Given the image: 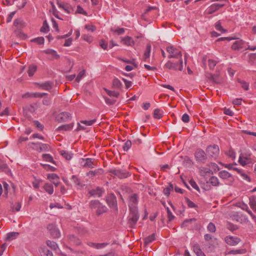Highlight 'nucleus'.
I'll return each instance as SVG.
<instances>
[{
  "label": "nucleus",
  "instance_id": "obj_9",
  "mask_svg": "<svg viewBox=\"0 0 256 256\" xmlns=\"http://www.w3.org/2000/svg\"><path fill=\"white\" fill-rule=\"evenodd\" d=\"M80 166L83 168H92L95 166L94 159L90 158H84L80 160Z\"/></svg>",
  "mask_w": 256,
  "mask_h": 256
},
{
  "label": "nucleus",
  "instance_id": "obj_7",
  "mask_svg": "<svg viewBox=\"0 0 256 256\" xmlns=\"http://www.w3.org/2000/svg\"><path fill=\"white\" fill-rule=\"evenodd\" d=\"M194 157L197 162L204 163L207 157L204 150L200 148L197 149L194 152Z\"/></svg>",
  "mask_w": 256,
  "mask_h": 256
},
{
  "label": "nucleus",
  "instance_id": "obj_36",
  "mask_svg": "<svg viewBox=\"0 0 256 256\" xmlns=\"http://www.w3.org/2000/svg\"><path fill=\"white\" fill-rule=\"evenodd\" d=\"M100 202L98 200H92L90 202V207L92 209H96Z\"/></svg>",
  "mask_w": 256,
  "mask_h": 256
},
{
  "label": "nucleus",
  "instance_id": "obj_8",
  "mask_svg": "<svg viewBox=\"0 0 256 256\" xmlns=\"http://www.w3.org/2000/svg\"><path fill=\"white\" fill-rule=\"evenodd\" d=\"M71 118V114L66 112H62L56 116V120L59 122H68Z\"/></svg>",
  "mask_w": 256,
  "mask_h": 256
},
{
  "label": "nucleus",
  "instance_id": "obj_38",
  "mask_svg": "<svg viewBox=\"0 0 256 256\" xmlns=\"http://www.w3.org/2000/svg\"><path fill=\"white\" fill-rule=\"evenodd\" d=\"M31 42H36L38 44H44V38L42 36L38 37L36 38L32 39Z\"/></svg>",
  "mask_w": 256,
  "mask_h": 256
},
{
  "label": "nucleus",
  "instance_id": "obj_47",
  "mask_svg": "<svg viewBox=\"0 0 256 256\" xmlns=\"http://www.w3.org/2000/svg\"><path fill=\"white\" fill-rule=\"evenodd\" d=\"M186 204L190 208H197L198 206L188 198H186Z\"/></svg>",
  "mask_w": 256,
  "mask_h": 256
},
{
  "label": "nucleus",
  "instance_id": "obj_15",
  "mask_svg": "<svg viewBox=\"0 0 256 256\" xmlns=\"http://www.w3.org/2000/svg\"><path fill=\"white\" fill-rule=\"evenodd\" d=\"M104 190L102 188H100V187H97L96 189H93L90 190L88 192V194L90 196H98V197H100L102 196V194Z\"/></svg>",
  "mask_w": 256,
  "mask_h": 256
},
{
  "label": "nucleus",
  "instance_id": "obj_34",
  "mask_svg": "<svg viewBox=\"0 0 256 256\" xmlns=\"http://www.w3.org/2000/svg\"><path fill=\"white\" fill-rule=\"evenodd\" d=\"M210 184L213 186H218L219 184V180L216 176H212L208 180Z\"/></svg>",
  "mask_w": 256,
  "mask_h": 256
},
{
  "label": "nucleus",
  "instance_id": "obj_13",
  "mask_svg": "<svg viewBox=\"0 0 256 256\" xmlns=\"http://www.w3.org/2000/svg\"><path fill=\"white\" fill-rule=\"evenodd\" d=\"M245 44V42L242 40L238 39L232 44L231 48L234 50H239L242 48Z\"/></svg>",
  "mask_w": 256,
  "mask_h": 256
},
{
  "label": "nucleus",
  "instance_id": "obj_61",
  "mask_svg": "<svg viewBox=\"0 0 256 256\" xmlns=\"http://www.w3.org/2000/svg\"><path fill=\"white\" fill-rule=\"evenodd\" d=\"M70 240L76 245H80L81 244L80 240L78 238H76L74 236H72V238H70Z\"/></svg>",
  "mask_w": 256,
  "mask_h": 256
},
{
  "label": "nucleus",
  "instance_id": "obj_30",
  "mask_svg": "<svg viewBox=\"0 0 256 256\" xmlns=\"http://www.w3.org/2000/svg\"><path fill=\"white\" fill-rule=\"evenodd\" d=\"M32 144H34V145H37V144L40 145L39 150L40 151H48V150H49L50 146L48 144H42V143L36 144V143H34V142H32Z\"/></svg>",
  "mask_w": 256,
  "mask_h": 256
},
{
  "label": "nucleus",
  "instance_id": "obj_49",
  "mask_svg": "<svg viewBox=\"0 0 256 256\" xmlns=\"http://www.w3.org/2000/svg\"><path fill=\"white\" fill-rule=\"evenodd\" d=\"M85 74L86 70H82L78 73V75L77 76L76 78V80L78 82L84 76Z\"/></svg>",
  "mask_w": 256,
  "mask_h": 256
},
{
  "label": "nucleus",
  "instance_id": "obj_26",
  "mask_svg": "<svg viewBox=\"0 0 256 256\" xmlns=\"http://www.w3.org/2000/svg\"><path fill=\"white\" fill-rule=\"evenodd\" d=\"M122 41L124 44L128 46H132L134 44V41L133 39L130 36H128L122 38Z\"/></svg>",
  "mask_w": 256,
  "mask_h": 256
},
{
  "label": "nucleus",
  "instance_id": "obj_31",
  "mask_svg": "<svg viewBox=\"0 0 256 256\" xmlns=\"http://www.w3.org/2000/svg\"><path fill=\"white\" fill-rule=\"evenodd\" d=\"M40 252L42 256H53L52 252L46 248H41Z\"/></svg>",
  "mask_w": 256,
  "mask_h": 256
},
{
  "label": "nucleus",
  "instance_id": "obj_39",
  "mask_svg": "<svg viewBox=\"0 0 256 256\" xmlns=\"http://www.w3.org/2000/svg\"><path fill=\"white\" fill-rule=\"evenodd\" d=\"M155 240V234H153L145 238L144 244H148L153 242Z\"/></svg>",
  "mask_w": 256,
  "mask_h": 256
},
{
  "label": "nucleus",
  "instance_id": "obj_17",
  "mask_svg": "<svg viewBox=\"0 0 256 256\" xmlns=\"http://www.w3.org/2000/svg\"><path fill=\"white\" fill-rule=\"evenodd\" d=\"M193 251L196 254L197 256H206L205 254L202 252L200 248V246L198 244H194Z\"/></svg>",
  "mask_w": 256,
  "mask_h": 256
},
{
  "label": "nucleus",
  "instance_id": "obj_19",
  "mask_svg": "<svg viewBox=\"0 0 256 256\" xmlns=\"http://www.w3.org/2000/svg\"><path fill=\"white\" fill-rule=\"evenodd\" d=\"M44 52L52 56V59L58 60L60 58V56L57 54L56 52L54 50L48 49L44 51Z\"/></svg>",
  "mask_w": 256,
  "mask_h": 256
},
{
  "label": "nucleus",
  "instance_id": "obj_52",
  "mask_svg": "<svg viewBox=\"0 0 256 256\" xmlns=\"http://www.w3.org/2000/svg\"><path fill=\"white\" fill-rule=\"evenodd\" d=\"M132 146V142L130 140H128L124 143L123 146V149L124 151H128Z\"/></svg>",
  "mask_w": 256,
  "mask_h": 256
},
{
  "label": "nucleus",
  "instance_id": "obj_60",
  "mask_svg": "<svg viewBox=\"0 0 256 256\" xmlns=\"http://www.w3.org/2000/svg\"><path fill=\"white\" fill-rule=\"evenodd\" d=\"M227 228L232 231H234L238 229V226L232 223L228 222L227 224Z\"/></svg>",
  "mask_w": 256,
  "mask_h": 256
},
{
  "label": "nucleus",
  "instance_id": "obj_25",
  "mask_svg": "<svg viewBox=\"0 0 256 256\" xmlns=\"http://www.w3.org/2000/svg\"><path fill=\"white\" fill-rule=\"evenodd\" d=\"M218 175L219 177L222 179H228V178H232L231 174L224 170L220 172Z\"/></svg>",
  "mask_w": 256,
  "mask_h": 256
},
{
  "label": "nucleus",
  "instance_id": "obj_46",
  "mask_svg": "<svg viewBox=\"0 0 256 256\" xmlns=\"http://www.w3.org/2000/svg\"><path fill=\"white\" fill-rule=\"evenodd\" d=\"M238 82L241 84L242 87L245 90H248L249 88V84L246 81L238 80Z\"/></svg>",
  "mask_w": 256,
  "mask_h": 256
},
{
  "label": "nucleus",
  "instance_id": "obj_10",
  "mask_svg": "<svg viewBox=\"0 0 256 256\" xmlns=\"http://www.w3.org/2000/svg\"><path fill=\"white\" fill-rule=\"evenodd\" d=\"M106 200L108 205L110 208L118 210L116 197L114 194H108L106 198Z\"/></svg>",
  "mask_w": 256,
  "mask_h": 256
},
{
  "label": "nucleus",
  "instance_id": "obj_33",
  "mask_svg": "<svg viewBox=\"0 0 256 256\" xmlns=\"http://www.w3.org/2000/svg\"><path fill=\"white\" fill-rule=\"evenodd\" d=\"M246 249H238L236 250H231L228 252V254H244L246 253Z\"/></svg>",
  "mask_w": 256,
  "mask_h": 256
},
{
  "label": "nucleus",
  "instance_id": "obj_24",
  "mask_svg": "<svg viewBox=\"0 0 256 256\" xmlns=\"http://www.w3.org/2000/svg\"><path fill=\"white\" fill-rule=\"evenodd\" d=\"M238 162L242 166H244L250 162V159L246 156H240Z\"/></svg>",
  "mask_w": 256,
  "mask_h": 256
},
{
  "label": "nucleus",
  "instance_id": "obj_18",
  "mask_svg": "<svg viewBox=\"0 0 256 256\" xmlns=\"http://www.w3.org/2000/svg\"><path fill=\"white\" fill-rule=\"evenodd\" d=\"M38 85L42 89L48 90L52 88L53 83L48 81L42 84H38Z\"/></svg>",
  "mask_w": 256,
  "mask_h": 256
},
{
  "label": "nucleus",
  "instance_id": "obj_45",
  "mask_svg": "<svg viewBox=\"0 0 256 256\" xmlns=\"http://www.w3.org/2000/svg\"><path fill=\"white\" fill-rule=\"evenodd\" d=\"M18 234H19L18 232H12L8 233L7 234L6 239L8 240H12L14 238H16V237H17L18 236Z\"/></svg>",
  "mask_w": 256,
  "mask_h": 256
},
{
  "label": "nucleus",
  "instance_id": "obj_43",
  "mask_svg": "<svg viewBox=\"0 0 256 256\" xmlns=\"http://www.w3.org/2000/svg\"><path fill=\"white\" fill-rule=\"evenodd\" d=\"M40 32L46 33L49 31V26L46 20L43 22L42 26L40 28Z\"/></svg>",
  "mask_w": 256,
  "mask_h": 256
},
{
  "label": "nucleus",
  "instance_id": "obj_27",
  "mask_svg": "<svg viewBox=\"0 0 256 256\" xmlns=\"http://www.w3.org/2000/svg\"><path fill=\"white\" fill-rule=\"evenodd\" d=\"M44 190L50 194H52L54 192V188L52 184L46 183L44 186Z\"/></svg>",
  "mask_w": 256,
  "mask_h": 256
},
{
  "label": "nucleus",
  "instance_id": "obj_35",
  "mask_svg": "<svg viewBox=\"0 0 256 256\" xmlns=\"http://www.w3.org/2000/svg\"><path fill=\"white\" fill-rule=\"evenodd\" d=\"M37 67L35 65L30 66L28 68V72L30 76H32L36 72Z\"/></svg>",
  "mask_w": 256,
  "mask_h": 256
},
{
  "label": "nucleus",
  "instance_id": "obj_14",
  "mask_svg": "<svg viewBox=\"0 0 256 256\" xmlns=\"http://www.w3.org/2000/svg\"><path fill=\"white\" fill-rule=\"evenodd\" d=\"M151 51V46L150 44H146V48L144 52V54L142 56V60L144 62H147L148 60L150 58V54Z\"/></svg>",
  "mask_w": 256,
  "mask_h": 256
},
{
  "label": "nucleus",
  "instance_id": "obj_16",
  "mask_svg": "<svg viewBox=\"0 0 256 256\" xmlns=\"http://www.w3.org/2000/svg\"><path fill=\"white\" fill-rule=\"evenodd\" d=\"M224 6V4H214L208 8L210 14H212Z\"/></svg>",
  "mask_w": 256,
  "mask_h": 256
},
{
  "label": "nucleus",
  "instance_id": "obj_23",
  "mask_svg": "<svg viewBox=\"0 0 256 256\" xmlns=\"http://www.w3.org/2000/svg\"><path fill=\"white\" fill-rule=\"evenodd\" d=\"M103 173V170L102 168H98L94 170H90L86 173V176H91L94 177L96 175H100Z\"/></svg>",
  "mask_w": 256,
  "mask_h": 256
},
{
  "label": "nucleus",
  "instance_id": "obj_32",
  "mask_svg": "<svg viewBox=\"0 0 256 256\" xmlns=\"http://www.w3.org/2000/svg\"><path fill=\"white\" fill-rule=\"evenodd\" d=\"M42 158V159L46 162H50L54 164H56L52 156L50 154H43Z\"/></svg>",
  "mask_w": 256,
  "mask_h": 256
},
{
  "label": "nucleus",
  "instance_id": "obj_21",
  "mask_svg": "<svg viewBox=\"0 0 256 256\" xmlns=\"http://www.w3.org/2000/svg\"><path fill=\"white\" fill-rule=\"evenodd\" d=\"M249 204L252 210L256 212V196H252L249 198Z\"/></svg>",
  "mask_w": 256,
  "mask_h": 256
},
{
  "label": "nucleus",
  "instance_id": "obj_41",
  "mask_svg": "<svg viewBox=\"0 0 256 256\" xmlns=\"http://www.w3.org/2000/svg\"><path fill=\"white\" fill-rule=\"evenodd\" d=\"M112 84L113 86L116 88H120L122 86V82L117 78H114Z\"/></svg>",
  "mask_w": 256,
  "mask_h": 256
},
{
  "label": "nucleus",
  "instance_id": "obj_56",
  "mask_svg": "<svg viewBox=\"0 0 256 256\" xmlns=\"http://www.w3.org/2000/svg\"><path fill=\"white\" fill-rule=\"evenodd\" d=\"M21 208V204L20 202H17L12 207V212H19Z\"/></svg>",
  "mask_w": 256,
  "mask_h": 256
},
{
  "label": "nucleus",
  "instance_id": "obj_12",
  "mask_svg": "<svg viewBox=\"0 0 256 256\" xmlns=\"http://www.w3.org/2000/svg\"><path fill=\"white\" fill-rule=\"evenodd\" d=\"M226 242L230 246H236L240 242V239L236 236H228L225 238Z\"/></svg>",
  "mask_w": 256,
  "mask_h": 256
},
{
  "label": "nucleus",
  "instance_id": "obj_6",
  "mask_svg": "<svg viewBox=\"0 0 256 256\" xmlns=\"http://www.w3.org/2000/svg\"><path fill=\"white\" fill-rule=\"evenodd\" d=\"M109 172L120 178H126L130 176L129 172L124 170L112 169L109 170Z\"/></svg>",
  "mask_w": 256,
  "mask_h": 256
},
{
  "label": "nucleus",
  "instance_id": "obj_55",
  "mask_svg": "<svg viewBox=\"0 0 256 256\" xmlns=\"http://www.w3.org/2000/svg\"><path fill=\"white\" fill-rule=\"evenodd\" d=\"M154 117L156 118L160 119L162 117V114L160 113V110L158 108L155 109L154 112Z\"/></svg>",
  "mask_w": 256,
  "mask_h": 256
},
{
  "label": "nucleus",
  "instance_id": "obj_54",
  "mask_svg": "<svg viewBox=\"0 0 256 256\" xmlns=\"http://www.w3.org/2000/svg\"><path fill=\"white\" fill-rule=\"evenodd\" d=\"M72 180L77 186H82L80 180L75 175H73L72 177Z\"/></svg>",
  "mask_w": 256,
  "mask_h": 256
},
{
  "label": "nucleus",
  "instance_id": "obj_1",
  "mask_svg": "<svg viewBox=\"0 0 256 256\" xmlns=\"http://www.w3.org/2000/svg\"><path fill=\"white\" fill-rule=\"evenodd\" d=\"M130 213L128 216V224L130 227L134 228L139 219L138 209H129Z\"/></svg>",
  "mask_w": 256,
  "mask_h": 256
},
{
  "label": "nucleus",
  "instance_id": "obj_3",
  "mask_svg": "<svg viewBox=\"0 0 256 256\" xmlns=\"http://www.w3.org/2000/svg\"><path fill=\"white\" fill-rule=\"evenodd\" d=\"M178 60V62H172L170 60L168 61L164 64V67L171 70L182 71L183 69L182 60Z\"/></svg>",
  "mask_w": 256,
  "mask_h": 256
},
{
  "label": "nucleus",
  "instance_id": "obj_4",
  "mask_svg": "<svg viewBox=\"0 0 256 256\" xmlns=\"http://www.w3.org/2000/svg\"><path fill=\"white\" fill-rule=\"evenodd\" d=\"M138 196L136 194H132L128 197V206L129 209H138Z\"/></svg>",
  "mask_w": 256,
  "mask_h": 256
},
{
  "label": "nucleus",
  "instance_id": "obj_48",
  "mask_svg": "<svg viewBox=\"0 0 256 256\" xmlns=\"http://www.w3.org/2000/svg\"><path fill=\"white\" fill-rule=\"evenodd\" d=\"M216 64H217V62L216 60H213L212 59L208 60V64L209 68L210 70L214 69Z\"/></svg>",
  "mask_w": 256,
  "mask_h": 256
},
{
  "label": "nucleus",
  "instance_id": "obj_37",
  "mask_svg": "<svg viewBox=\"0 0 256 256\" xmlns=\"http://www.w3.org/2000/svg\"><path fill=\"white\" fill-rule=\"evenodd\" d=\"M210 80L216 84H220L222 82L218 74L212 75Z\"/></svg>",
  "mask_w": 256,
  "mask_h": 256
},
{
  "label": "nucleus",
  "instance_id": "obj_40",
  "mask_svg": "<svg viewBox=\"0 0 256 256\" xmlns=\"http://www.w3.org/2000/svg\"><path fill=\"white\" fill-rule=\"evenodd\" d=\"M215 28L217 30L220 31L222 33L226 32L227 31L226 30L223 28L220 21H218L216 23Z\"/></svg>",
  "mask_w": 256,
  "mask_h": 256
},
{
  "label": "nucleus",
  "instance_id": "obj_29",
  "mask_svg": "<svg viewBox=\"0 0 256 256\" xmlns=\"http://www.w3.org/2000/svg\"><path fill=\"white\" fill-rule=\"evenodd\" d=\"M60 154L66 160H70L72 157V154L66 150H62L60 151Z\"/></svg>",
  "mask_w": 256,
  "mask_h": 256
},
{
  "label": "nucleus",
  "instance_id": "obj_59",
  "mask_svg": "<svg viewBox=\"0 0 256 256\" xmlns=\"http://www.w3.org/2000/svg\"><path fill=\"white\" fill-rule=\"evenodd\" d=\"M207 228L208 230L211 232H214L216 230L215 225L212 222H210L208 224Z\"/></svg>",
  "mask_w": 256,
  "mask_h": 256
},
{
  "label": "nucleus",
  "instance_id": "obj_57",
  "mask_svg": "<svg viewBox=\"0 0 256 256\" xmlns=\"http://www.w3.org/2000/svg\"><path fill=\"white\" fill-rule=\"evenodd\" d=\"M189 183L190 184V186L194 188L195 190H197L198 191L200 192V188L198 187V184H196V182L193 180V179H191L190 181H189Z\"/></svg>",
  "mask_w": 256,
  "mask_h": 256
},
{
  "label": "nucleus",
  "instance_id": "obj_2",
  "mask_svg": "<svg viewBox=\"0 0 256 256\" xmlns=\"http://www.w3.org/2000/svg\"><path fill=\"white\" fill-rule=\"evenodd\" d=\"M167 52L169 54L168 58H175L177 59L182 60V52L174 48V46H169L166 48Z\"/></svg>",
  "mask_w": 256,
  "mask_h": 256
},
{
  "label": "nucleus",
  "instance_id": "obj_58",
  "mask_svg": "<svg viewBox=\"0 0 256 256\" xmlns=\"http://www.w3.org/2000/svg\"><path fill=\"white\" fill-rule=\"evenodd\" d=\"M210 168L204 167H202L200 169V172L201 175H204L205 174H206L208 173H210Z\"/></svg>",
  "mask_w": 256,
  "mask_h": 256
},
{
  "label": "nucleus",
  "instance_id": "obj_42",
  "mask_svg": "<svg viewBox=\"0 0 256 256\" xmlns=\"http://www.w3.org/2000/svg\"><path fill=\"white\" fill-rule=\"evenodd\" d=\"M46 244L48 246H49L52 250H55L58 248V245L54 242L48 240H46Z\"/></svg>",
  "mask_w": 256,
  "mask_h": 256
},
{
  "label": "nucleus",
  "instance_id": "obj_51",
  "mask_svg": "<svg viewBox=\"0 0 256 256\" xmlns=\"http://www.w3.org/2000/svg\"><path fill=\"white\" fill-rule=\"evenodd\" d=\"M106 94L110 96L118 98L119 96V93L116 91L106 90Z\"/></svg>",
  "mask_w": 256,
  "mask_h": 256
},
{
  "label": "nucleus",
  "instance_id": "obj_53",
  "mask_svg": "<svg viewBox=\"0 0 256 256\" xmlns=\"http://www.w3.org/2000/svg\"><path fill=\"white\" fill-rule=\"evenodd\" d=\"M96 122V120L94 119V120H81L80 123L84 124L86 126H90L92 125Z\"/></svg>",
  "mask_w": 256,
  "mask_h": 256
},
{
  "label": "nucleus",
  "instance_id": "obj_63",
  "mask_svg": "<svg viewBox=\"0 0 256 256\" xmlns=\"http://www.w3.org/2000/svg\"><path fill=\"white\" fill-rule=\"evenodd\" d=\"M85 28L87 30H88L89 31H91L92 32H93L96 30V27L94 26L91 25V24L86 25Z\"/></svg>",
  "mask_w": 256,
  "mask_h": 256
},
{
  "label": "nucleus",
  "instance_id": "obj_5",
  "mask_svg": "<svg viewBox=\"0 0 256 256\" xmlns=\"http://www.w3.org/2000/svg\"><path fill=\"white\" fill-rule=\"evenodd\" d=\"M206 152L208 156L216 158L219 154L220 150L218 146L214 144L208 146Z\"/></svg>",
  "mask_w": 256,
  "mask_h": 256
},
{
  "label": "nucleus",
  "instance_id": "obj_50",
  "mask_svg": "<svg viewBox=\"0 0 256 256\" xmlns=\"http://www.w3.org/2000/svg\"><path fill=\"white\" fill-rule=\"evenodd\" d=\"M174 188L172 184H170L169 186L164 188V193L165 195L168 196L170 194V192Z\"/></svg>",
  "mask_w": 256,
  "mask_h": 256
},
{
  "label": "nucleus",
  "instance_id": "obj_20",
  "mask_svg": "<svg viewBox=\"0 0 256 256\" xmlns=\"http://www.w3.org/2000/svg\"><path fill=\"white\" fill-rule=\"evenodd\" d=\"M14 25L18 29H21L26 26L25 22L21 18H18L14 20Z\"/></svg>",
  "mask_w": 256,
  "mask_h": 256
},
{
  "label": "nucleus",
  "instance_id": "obj_64",
  "mask_svg": "<svg viewBox=\"0 0 256 256\" xmlns=\"http://www.w3.org/2000/svg\"><path fill=\"white\" fill-rule=\"evenodd\" d=\"M38 108V104H34L30 106L28 110L31 112H35L36 109Z\"/></svg>",
  "mask_w": 256,
  "mask_h": 256
},
{
  "label": "nucleus",
  "instance_id": "obj_44",
  "mask_svg": "<svg viewBox=\"0 0 256 256\" xmlns=\"http://www.w3.org/2000/svg\"><path fill=\"white\" fill-rule=\"evenodd\" d=\"M47 178L51 181L60 180L58 176L56 174L54 173L48 174L47 176Z\"/></svg>",
  "mask_w": 256,
  "mask_h": 256
},
{
  "label": "nucleus",
  "instance_id": "obj_22",
  "mask_svg": "<svg viewBox=\"0 0 256 256\" xmlns=\"http://www.w3.org/2000/svg\"><path fill=\"white\" fill-rule=\"evenodd\" d=\"M96 210V214L98 216H100V215L102 214L103 213L106 212V211L107 210V208L105 206H104V205L102 204L101 203H100V206H98V208Z\"/></svg>",
  "mask_w": 256,
  "mask_h": 256
},
{
  "label": "nucleus",
  "instance_id": "obj_62",
  "mask_svg": "<svg viewBox=\"0 0 256 256\" xmlns=\"http://www.w3.org/2000/svg\"><path fill=\"white\" fill-rule=\"evenodd\" d=\"M167 213H168V218L169 221H172L174 218V216L172 214V212L168 208H167Z\"/></svg>",
  "mask_w": 256,
  "mask_h": 256
},
{
  "label": "nucleus",
  "instance_id": "obj_11",
  "mask_svg": "<svg viewBox=\"0 0 256 256\" xmlns=\"http://www.w3.org/2000/svg\"><path fill=\"white\" fill-rule=\"evenodd\" d=\"M47 228L54 238H58L60 236V233L54 224H49L47 226Z\"/></svg>",
  "mask_w": 256,
  "mask_h": 256
},
{
  "label": "nucleus",
  "instance_id": "obj_28",
  "mask_svg": "<svg viewBox=\"0 0 256 256\" xmlns=\"http://www.w3.org/2000/svg\"><path fill=\"white\" fill-rule=\"evenodd\" d=\"M74 126V123L62 125L58 128V130H72Z\"/></svg>",
  "mask_w": 256,
  "mask_h": 256
}]
</instances>
